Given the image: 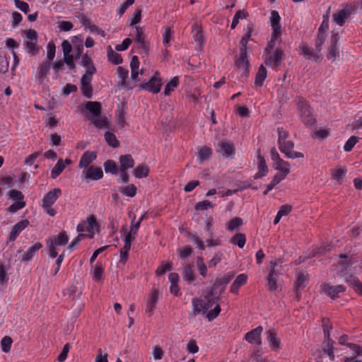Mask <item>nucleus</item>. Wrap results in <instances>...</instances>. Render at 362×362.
<instances>
[{
	"mask_svg": "<svg viewBox=\"0 0 362 362\" xmlns=\"http://www.w3.org/2000/svg\"><path fill=\"white\" fill-rule=\"evenodd\" d=\"M218 152L225 157H230L235 153V147L232 142L222 140L218 142Z\"/></svg>",
	"mask_w": 362,
	"mask_h": 362,
	"instance_id": "15",
	"label": "nucleus"
},
{
	"mask_svg": "<svg viewBox=\"0 0 362 362\" xmlns=\"http://www.w3.org/2000/svg\"><path fill=\"white\" fill-rule=\"evenodd\" d=\"M103 177V172L101 168L90 165L84 169L81 173V179L86 182L90 180H98Z\"/></svg>",
	"mask_w": 362,
	"mask_h": 362,
	"instance_id": "6",
	"label": "nucleus"
},
{
	"mask_svg": "<svg viewBox=\"0 0 362 362\" xmlns=\"http://www.w3.org/2000/svg\"><path fill=\"white\" fill-rule=\"evenodd\" d=\"M172 264L170 262H163L161 265L158 267L156 271V274L158 276H161L164 274L166 272L170 271L172 269Z\"/></svg>",
	"mask_w": 362,
	"mask_h": 362,
	"instance_id": "56",
	"label": "nucleus"
},
{
	"mask_svg": "<svg viewBox=\"0 0 362 362\" xmlns=\"http://www.w3.org/2000/svg\"><path fill=\"white\" fill-rule=\"evenodd\" d=\"M65 164L64 163V160L62 158L59 159L51 170V177L56 179L63 172Z\"/></svg>",
	"mask_w": 362,
	"mask_h": 362,
	"instance_id": "37",
	"label": "nucleus"
},
{
	"mask_svg": "<svg viewBox=\"0 0 362 362\" xmlns=\"http://www.w3.org/2000/svg\"><path fill=\"white\" fill-rule=\"evenodd\" d=\"M281 35V33L272 32V37L270 41L268 42L267 46L264 49V53H269V52L273 51L276 46V42Z\"/></svg>",
	"mask_w": 362,
	"mask_h": 362,
	"instance_id": "45",
	"label": "nucleus"
},
{
	"mask_svg": "<svg viewBox=\"0 0 362 362\" xmlns=\"http://www.w3.org/2000/svg\"><path fill=\"white\" fill-rule=\"evenodd\" d=\"M322 292L325 293L327 296L332 299L338 298V294L345 291V287L342 285L332 286L328 283H323L320 286Z\"/></svg>",
	"mask_w": 362,
	"mask_h": 362,
	"instance_id": "10",
	"label": "nucleus"
},
{
	"mask_svg": "<svg viewBox=\"0 0 362 362\" xmlns=\"http://www.w3.org/2000/svg\"><path fill=\"white\" fill-rule=\"evenodd\" d=\"M105 139L107 143L113 148H117L119 146V142L115 135L110 132L105 133Z\"/></svg>",
	"mask_w": 362,
	"mask_h": 362,
	"instance_id": "49",
	"label": "nucleus"
},
{
	"mask_svg": "<svg viewBox=\"0 0 362 362\" xmlns=\"http://www.w3.org/2000/svg\"><path fill=\"white\" fill-rule=\"evenodd\" d=\"M263 331L262 326H258L255 329L247 332L245 335V339L250 344L255 343L258 345L262 344L261 334Z\"/></svg>",
	"mask_w": 362,
	"mask_h": 362,
	"instance_id": "14",
	"label": "nucleus"
},
{
	"mask_svg": "<svg viewBox=\"0 0 362 362\" xmlns=\"http://www.w3.org/2000/svg\"><path fill=\"white\" fill-rule=\"evenodd\" d=\"M247 279V275L244 274H239L230 286V291L234 293H237L239 288L244 285Z\"/></svg>",
	"mask_w": 362,
	"mask_h": 362,
	"instance_id": "28",
	"label": "nucleus"
},
{
	"mask_svg": "<svg viewBox=\"0 0 362 362\" xmlns=\"http://www.w3.org/2000/svg\"><path fill=\"white\" fill-rule=\"evenodd\" d=\"M339 40L340 36L339 33H332L327 53V58L332 62L338 61L340 57Z\"/></svg>",
	"mask_w": 362,
	"mask_h": 362,
	"instance_id": "4",
	"label": "nucleus"
},
{
	"mask_svg": "<svg viewBox=\"0 0 362 362\" xmlns=\"http://www.w3.org/2000/svg\"><path fill=\"white\" fill-rule=\"evenodd\" d=\"M267 71L264 65H261L259 67L258 71L255 76V83L258 86H262L263 82L267 78Z\"/></svg>",
	"mask_w": 362,
	"mask_h": 362,
	"instance_id": "34",
	"label": "nucleus"
},
{
	"mask_svg": "<svg viewBox=\"0 0 362 362\" xmlns=\"http://www.w3.org/2000/svg\"><path fill=\"white\" fill-rule=\"evenodd\" d=\"M179 84V79L177 77H174L170 82H168L164 90V94L165 95H169L171 92L174 91L175 88H177V86Z\"/></svg>",
	"mask_w": 362,
	"mask_h": 362,
	"instance_id": "48",
	"label": "nucleus"
},
{
	"mask_svg": "<svg viewBox=\"0 0 362 362\" xmlns=\"http://www.w3.org/2000/svg\"><path fill=\"white\" fill-rule=\"evenodd\" d=\"M204 299L194 298L192 300V306L194 315L202 313H206L209 321L215 319L221 312V307L218 304L220 294L215 296L214 289H210L206 294L203 295Z\"/></svg>",
	"mask_w": 362,
	"mask_h": 362,
	"instance_id": "1",
	"label": "nucleus"
},
{
	"mask_svg": "<svg viewBox=\"0 0 362 362\" xmlns=\"http://www.w3.org/2000/svg\"><path fill=\"white\" fill-rule=\"evenodd\" d=\"M104 169L105 173H110L112 175H116L118 172L116 163L112 160H107L104 163Z\"/></svg>",
	"mask_w": 362,
	"mask_h": 362,
	"instance_id": "46",
	"label": "nucleus"
},
{
	"mask_svg": "<svg viewBox=\"0 0 362 362\" xmlns=\"http://www.w3.org/2000/svg\"><path fill=\"white\" fill-rule=\"evenodd\" d=\"M107 57H108L109 61H110L114 64H121L122 62L121 55L115 52L111 48V46L108 47Z\"/></svg>",
	"mask_w": 362,
	"mask_h": 362,
	"instance_id": "41",
	"label": "nucleus"
},
{
	"mask_svg": "<svg viewBox=\"0 0 362 362\" xmlns=\"http://www.w3.org/2000/svg\"><path fill=\"white\" fill-rule=\"evenodd\" d=\"M230 279H231V276H229V277L225 276V277H223L221 279H217L216 280L214 284L210 289H214V291L215 292V290L216 289V288H218L220 286H222V288L219 293V294L221 295V293L224 291L226 286L229 283Z\"/></svg>",
	"mask_w": 362,
	"mask_h": 362,
	"instance_id": "42",
	"label": "nucleus"
},
{
	"mask_svg": "<svg viewBox=\"0 0 362 362\" xmlns=\"http://www.w3.org/2000/svg\"><path fill=\"white\" fill-rule=\"evenodd\" d=\"M57 246L65 245L68 243L69 237L65 231L61 232L54 240H50Z\"/></svg>",
	"mask_w": 362,
	"mask_h": 362,
	"instance_id": "39",
	"label": "nucleus"
},
{
	"mask_svg": "<svg viewBox=\"0 0 362 362\" xmlns=\"http://www.w3.org/2000/svg\"><path fill=\"white\" fill-rule=\"evenodd\" d=\"M243 222L242 218L239 217H235L231 219L227 224L226 228L228 230L233 231L243 225Z\"/></svg>",
	"mask_w": 362,
	"mask_h": 362,
	"instance_id": "51",
	"label": "nucleus"
},
{
	"mask_svg": "<svg viewBox=\"0 0 362 362\" xmlns=\"http://www.w3.org/2000/svg\"><path fill=\"white\" fill-rule=\"evenodd\" d=\"M193 28L196 30V33L194 35V39L198 43L199 47L202 48L204 44V36L202 28L197 24H194Z\"/></svg>",
	"mask_w": 362,
	"mask_h": 362,
	"instance_id": "47",
	"label": "nucleus"
},
{
	"mask_svg": "<svg viewBox=\"0 0 362 362\" xmlns=\"http://www.w3.org/2000/svg\"><path fill=\"white\" fill-rule=\"evenodd\" d=\"M93 124L99 129L110 127V122L106 117H98L92 118Z\"/></svg>",
	"mask_w": 362,
	"mask_h": 362,
	"instance_id": "38",
	"label": "nucleus"
},
{
	"mask_svg": "<svg viewBox=\"0 0 362 362\" xmlns=\"http://www.w3.org/2000/svg\"><path fill=\"white\" fill-rule=\"evenodd\" d=\"M42 247V245L40 243H36L34 245L30 247L26 252L22 256L21 260L23 262H28L30 261L36 252H37L41 247Z\"/></svg>",
	"mask_w": 362,
	"mask_h": 362,
	"instance_id": "29",
	"label": "nucleus"
},
{
	"mask_svg": "<svg viewBox=\"0 0 362 362\" xmlns=\"http://www.w3.org/2000/svg\"><path fill=\"white\" fill-rule=\"evenodd\" d=\"M47 57L49 61H52L54 59L55 56V52H56V46L53 42H49L47 44Z\"/></svg>",
	"mask_w": 362,
	"mask_h": 362,
	"instance_id": "64",
	"label": "nucleus"
},
{
	"mask_svg": "<svg viewBox=\"0 0 362 362\" xmlns=\"http://www.w3.org/2000/svg\"><path fill=\"white\" fill-rule=\"evenodd\" d=\"M327 35L318 34L315 40V48L317 52H321L322 46L325 42Z\"/></svg>",
	"mask_w": 362,
	"mask_h": 362,
	"instance_id": "58",
	"label": "nucleus"
},
{
	"mask_svg": "<svg viewBox=\"0 0 362 362\" xmlns=\"http://www.w3.org/2000/svg\"><path fill=\"white\" fill-rule=\"evenodd\" d=\"M117 73H118L119 77L121 79V84H122V86L124 88H127V84L126 80H127V78H128V76H129L128 70L127 69L123 68L122 66H119L117 68Z\"/></svg>",
	"mask_w": 362,
	"mask_h": 362,
	"instance_id": "50",
	"label": "nucleus"
},
{
	"mask_svg": "<svg viewBox=\"0 0 362 362\" xmlns=\"http://www.w3.org/2000/svg\"><path fill=\"white\" fill-rule=\"evenodd\" d=\"M346 282L351 286L356 292L362 295V282H361L358 279L354 276H350L346 279Z\"/></svg>",
	"mask_w": 362,
	"mask_h": 362,
	"instance_id": "35",
	"label": "nucleus"
},
{
	"mask_svg": "<svg viewBox=\"0 0 362 362\" xmlns=\"http://www.w3.org/2000/svg\"><path fill=\"white\" fill-rule=\"evenodd\" d=\"M308 281V277L307 274H305L304 273H299L297 275V279H296V281L294 284V290L296 293V297L298 298H300L298 291L300 290L303 289L306 286Z\"/></svg>",
	"mask_w": 362,
	"mask_h": 362,
	"instance_id": "22",
	"label": "nucleus"
},
{
	"mask_svg": "<svg viewBox=\"0 0 362 362\" xmlns=\"http://www.w3.org/2000/svg\"><path fill=\"white\" fill-rule=\"evenodd\" d=\"M265 59L264 63L266 65L276 68L279 66L281 62L285 59V53L282 47H277L274 52L271 51L269 53H264Z\"/></svg>",
	"mask_w": 362,
	"mask_h": 362,
	"instance_id": "3",
	"label": "nucleus"
},
{
	"mask_svg": "<svg viewBox=\"0 0 362 362\" xmlns=\"http://www.w3.org/2000/svg\"><path fill=\"white\" fill-rule=\"evenodd\" d=\"M197 267L202 276H206L207 268L204 262V259L202 257H198L197 259Z\"/></svg>",
	"mask_w": 362,
	"mask_h": 362,
	"instance_id": "63",
	"label": "nucleus"
},
{
	"mask_svg": "<svg viewBox=\"0 0 362 362\" xmlns=\"http://www.w3.org/2000/svg\"><path fill=\"white\" fill-rule=\"evenodd\" d=\"M257 165L259 170L255 175V179L261 178L265 176L268 172L265 160L264 157L260 154L259 151H258L257 153Z\"/></svg>",
	"mask_w": 362,
	"mask_h": 362,
	"instance_id": "25",
	"label": "nucleus"
},
{
	"mask_svg": "<svg viewBox=\"0 0 362 362\" xmlns=\"http://www.w3.org/2000/svg\"><path fill=\"white\" fill-rule=\"evenodd\" d=\"M85 109L93 115V118L100 117L101 115L102 106L99 102L88 101L86 103Z\"/></svg>",
	"mask_w": 362,
	"mask_h": 362,
	"instance_id": "23",
	"label": "nucleus"
},
{
	"mask_svg": "<svg viewBox=\"0 0 362 362\" xmlns=\"http://www.w3.org/2000/svg\"><path fill=\"white\" fill-rule=\"evenodd\" d=\"M119 171H126L134 167V160L130 154L121 156L119 158Z\"/></svg>",
	"mask_w": 362,
	"mask_h": 362,
	"instance_id": "24",
	"label": "nucleus"
},
{
	"mask_svg": "<svg viewBox=\"0 0 362 362\" xmlns=\"http://www.w3.org/2000/svg\"><path fill=\"white\" fill-rule=\"evenodd\" d=\"M51 64L48 62H42L37 67L35 77L40 83H43L50 70Z\"/></svg>",
	"mask_w": 362,
	"mask_h": 362,
	"instance_id": "16",
	"label": "nucleus"
},
{
	"mask_svg": "<svg viewBox=\"0 0 362 362\" xmlns=\"http://www.w3.org/2000/svg\"><path fill=\"white\" fill-rule=\"evenodd\" d=\"M278 146L280 151L285 154L288 158L294 159L303 158L304 156L302 153L293 151L294 148V143L291 140L284 141L281 144H278Z\"/></svg>",
	"mask_w": 362,
	"mask_h": 362,
	"instance_id": "8",
	"label": "nucleus"
},
{
	"mask_svg": "<svg viewBox=\"0 0 362 362\" xmlns=\"http://www.w3.org/2000/svg\"><path fill=\"white\" fill-rule=\"evenodd\" d=\"M298 53L307 60H313L316 62H320L322 56L321 52H317L315 48H311L306 42H302L299 45Z\"/></svg>",
	"mask_w": 362,
	"mask_h": 362,
	"instance_id": "5",
	"label": "nucleus"
},
{
	"mask_svg": "<svg viewBox=\"0 0 362 362\" xmlns=\"http://www.w3.org/2000/svg\"><path fill=\"white\" fill-rule=\"evenodd\" d=\"M281 17L276 11H272L271 13L270 22L271 26L274 33H281L280 25Z\"/></svg>",
	"mask_w": 362,
	"mask_h": 362,
	"instance_id": "26",
	"label": "nucleus"
},
{
	"mask_svg": "<svg viewBox=\"0 0 362 362\" xmlns=\"http://www.w3.org/2000/svg\"><path fill=\"white\" fill-rule=\"evenodd\" d=\"M279 272L274 268H270L269 275L267 278V288L272 293H276L279 291V284L277 283Z\"/></svg>",
	"mask_w": 362,
	"mask_h": 362,
	"instance_id": "12",
	"label": "nucleus"
},
{
	"mask_svg": "<svg viewBox=\"0 0 362 362\" xmlns=\"http://www.w3.org/2000/svg\"><path fill=\"white\" fill-rule=\"evenodd\" d=\"M350 11L348 9H342L333 15V18L337 24L341 26L345 22V19L350 16Z\"/></svg>",
	"mask_w": 362,
	"mask_h": 362,
	"instance_id": "31",
	"label": "nucleus"
},
{
	"mask_svg": "<svg viewBox=\"0 0 362 362\" xmlns=\"http://www.w3.org/2000/svg\"><path fill=\"white\" fill-rule=\"evenodd\" d=\"M329 320L327 319L322 320V327H323V332L325 336L324 340H332L330 337V332L332 329V327L328 324Z\"/></svg>",
	"mask_w": 362,
	"mask_h": 362,
	"instance_id": "59",
	"label": "nucleus"
},
{
	"mask_svg": "<svg viewBox=\"0 0 362 362\" xmlns=\"http://www.w3.org/2000/svg\"><path fill=\"white\" fill-rule=\"evenodd\" d=\"M159 298V292L156 289H153L150 296L149 298L146 303V313H148L149 315H151L153 313V310L156 307V305L158 302Z\"/></svg>",
	"mask_w": 362,
	"mask_h": 362,
	"instance_id": "21",
	"label": "nucleus"
},
{
	"mask_svg": "<svg viewBox=\"0 0 362 362\" xmlns=\"http://www.w3.org/2000/svg\"><path fill=\"white\" fill-rule=\"evenodd\" d=\"M230 243L243 248L246 243L245 235L241 233H236L231 239Z\"/></svg>",
	"mask_w": 362,
	"mask_h": 362,
	"instance_id": "43",
	"label": "nucleus"
},
{
	"mask_svg": "<svg viewBox=\"0 0 362 362\" xmlns=\"http://www.w3.org/2000/svg\"><path fill=\"white\" fill-rule=\"evenodd\" d=\"M81 64L86 69V71L89 73L96 72V68L93 64V60L88 54H86L81 57Z\"/></svg>",
	"mask_w": 362,
	"mask_h": 362,
	"instance_id": "33",
	"label": "nucleus"
},
{
	"mask_svg": "<svg viewBox=\"0 0 362 362\" xmlns=\"http://www.w3.org/2000/svg\"><path fill=\"white\" fill-rule=\"evenodd\" d=\"M61 194L62 191L59 188L49 191L44 196L42 206H52Z\"/></svg>",
	"mask_w": 362,
	"mask_h": 362,
	"instance_id": "13",
	"label": "nucleus"
},
{
	"mask_svg": "<svg viewBox=\"0 0 362 362\" xmlns=\"http://www.w3.org/2000/svg\"><path fill=\"white\" fill-rule=\"evenodd\" d=\"M95 228L98 230L99 224L94 215L89 216L86 221H82L77 226L78 232L88 231L93 233Z\"/></svg>",
	"mask_w": 362,
	"mask_h": 362,
	"instance_id": "9",
	"label": "nucleus"
},
{
	"mask_svg": "<svg viewBox=\"0 0 362 362\" xmlns=\"http://www.w3.org/2000/svg\"><path fill=\"white\" fill-rule=\"evenodd\" d=\"M182 275L183 279L186 281L188 284H191L196 279V276L192 269V266L189 264L184 267Z\"/></svg>",
	"mask_w": 362,
	"mask_h": 362,
	"instance_id": "27",
	"label": "nucleus"
},
{
	"mask_svg": "<svg viewBox=\"0 0 362 362\" xmlns=\"http://www.w3.org/2000/svg\"><path fill=\"white\" fill-rule=\"evenodd\" d=\"M173 31L169 27L165 28V32L163 35V43L165 47H168L170 42Z\"/></svg>",
	"mask_w": 362,
	"mask_h": 362,
	"instance_id": "60",
	"label": "nucleus"
},
{
	"mask_svg": "<svg viewBox=\"0 0 362 362\" xmlns=\"http://www.w3.org/2000/svg\"><path fill=\"white\" fill-rule=\"evenodd\" d=\"M334 340H324L322 345V350L319 351V356L317 358V362H321L322 356L321 353L323 352L325 354L329 353V351H334Z\"/></svg>",
	"mask_w": 362,
	"mask_h": 362,
	"instance_id": "30",
	"label": "nucleus"
},
{
	"mask_svg": "<svg viewBox=\"0 0 362 362\" xmlns=\"http://www.w3.org/2000/svg\"><path fill=\"white\" fill-rule=\"evenodd\" d=\"M235 65L237 68L241 69L244 71L245 76H247L249 72V61L247 59V52H240L238 58L235 62Z\"/></svg>",
	"mask_w": 362,
	"mask_h": 362,
	"instance_id": "18",
	"label": "nucleus"
},
{
	"mask_svg": "<svg viewBox=\"0 0 362 362\" xmlns=\"http://www.w3.org/2000/svg\"><path fill=\"white\" fill-rule=\"evenodd\" d=\"M28 225L29 221L27 219L22 220L15 224L10 233L9 240L11 241H14L20 233Z\"/></svg>",
	"mask_w": 362,
	"mask_h": 362,
	"instance_id": "20",
	"label": "nucleus"
},
{
	"mask_svg": "<svg viewBox=\"0 0 362 362\" xmlns=\"http://www.w3.org/2000/svg\"><path fill=\"white\" fill-rule=\"evenodd\" d=\"M116 123L119 129L124 128L126 124L124 112L122 110H117Z\"/></svg>",
	"mask_w": 362,
	"mask_h": 362,
	"instance_id": "61",
	"label": "nucleus"
},
{
	"mask_svg": "<svg viewBox=\"0 0 362 362\" xmlns=\"http://www.w3.org/2000/svg\"><path fill=\"white\" fill-rule=\"evenodd\" d=\"M97 157L96 153L93 151H86L81 157L79 160L78 167L80 168L86 169L88 168V165L95 160Z\"/></svg>",
	"mask_w": 362,
	"mask_h": 362,
	"instance_id": "19",
	"label": "nucleus"
},
{
	"mask_svg": "<svg viewBox=\"0 0 362 362\" xmlns=\"http://www.w3.org/2000/svg\"><path fill=\"white\" fill-rule=\"evenodd\" d=\"M136 35L135 40L139 44V48L142 49L146 54L148 53V47L145 44V35L143 33L141 28L136 27Z\"/></svg>",
	"mask_w": 362,
	"mask_h": 362,
	"instance_id": "32",
	"label": "nucleus"
},
{
	"mask_svg": "<svg viewBox=\"0 0 362 362\" xmlns=\"http://www.w3.org/2000/svg\"><path fill=\"white\" fill-rule=\"evenodd\" d=\"M157 74L158 73L156 72V75L153 76L148 82L141 83L139 85L140 88L155 94L159 93L162 83L161 80L156 77Z\"/></svg>",
	"mask_w": 362,
	"mask_h": 362,
	"instance_id": "11",
	"label": "nucleus"
},
{
	"mask_svg": "<svg viewBox=\"0 0 362 362\" xmlns=\"http://www.w3.org/2000/svg\"><path fill=\"white\" fill-rule=\"evenodd\" d=\"M297 107L304 124L306 126L314 124L315 120L313 116L310 107L303 98L299 97L297 99Z\"/></svg>",
	"mask_w": 362,
	"mask_h": 362,
	"instance_id": "2",
	"label": "nucleus"
},
{
	"mask_svg": "<svg viewBox=\"0 0 362 362\" xmlns=\"http://www.w3.org/2000/svg\"><path fill=\"white\" fill-rule=\"evenodd\" d=\"M211 154V150L207 147V146H202L199 149V155L198 158L200 160L201 162L204 161Z\"/></svg>",
	"mask_w": 362,
	"mask_h": 362,
	"instance_id": "53",
	"label": "nucleus"
},
{
	"mask_svg": "<svg viewBox=\"0 0 362 362\" xmlns=\"http://www.w3.org/2000/svg\"><path fill=\"white\" fill-rule=\"evenodd\" d=\"M103 272H104L103 267L101 265L96 264L94 266V268L93 270V279L97 281L101 280L103 278Z\"/></svg>",
	"mask_w": 362,
	"mask_h": 362,
	"instance_id": "55",
	"label": "nucleus"
},
{
	"mask_svg": "<svg viewBox=\"0 0 362 362\" xmlns=\"http://www.w3.org/2000/svg\"><path fill=\"white\" fill-rule=\"evenodd\" d=\"M271 158L275 163V169L281 171L284 175H287L290 173V164L280 158L279 153L274 147L271 149Z\"/></svg>",
	"mask_w": 362,
	"mask_h": 362,
	"instance_id": "7",
	"label": "nucleus"
},
{
	"mask_svg": "<svg viewBox=\"0 0 362 362\" xmlns=\"http://www.w3.org/2000/svg\"><path fill=\"white\" fill-rule=\"evenodd\" d=\"M214 205L209 200H204L202 202H197L194 209L197 211L207 210L208 209L214 208Z\"/></svg>",
	"mask_w": 362,
	"mask_h": 362,
	"instance_id": "54",
	"label": "nucleus"
},
{
	"mask_svg": "<svg viewBox=\"0 0 362 362\" xmlns=\"http://www.w3.org/2000/svg\"><path fill=\"white\" fill-rule=\"evenodd\" d=\"M149 168L146 165H139L134 170V175L136 178H142L148 176Z\"/></svg>",
	"mask_w": 362,
	"mask_h": 362,
	"instance_id": "40",
	"label": "nucleus"
},
{
	"mask_svg": "<svg viewBox=\"0 0 362 362\" xmlns=\"http://www.w3.org/2000/svg\"><path fill=\"white\" fill-rule=\"evenodd\" d=\"M119 190L123 195L133 197L136 195L137 188L134 185L130 184L127 186L120 187Z\"/></svg>",
	"mask_w": 362,
	"mask_h": 362,
	"instance_id": "44",
	"label": "nucleus"
},
{
	"mask_svg": "<svg viewBox=\"0 0 362 362\" xmlns=\"http://www.w3.org/2000/svg\"><path fill=\"white\" fill-rule=\"evenodd\" d=\"M13 343V339L11 337L8 336H5L2 338L1 341V349L4 353H8L10 351L11 344Z\"/></svg>",
	"mask_w": 362,
	"mask_h": 362,
	"instance_id": "52",
	"label": "nucleus"
},
{
	"mask_svg": "<svg viewBox=\"0 0 362 362\" xmlns=\"http://www.w3.org/2000/svg\"><path fill=\"white\" fill-rule=\"evenodd\" d=\"M266 334L269 346L273 351H277L280 349L281 341L276 332L273 329H269L266 332Z\"/></svg>",
	"mask_w": 362,
	"mask_h": 362,
	"instance_id": "17",
	"label": "nucleus"
},
{
	"mask_svg": "<svg viewBox=\"0 0 362 362\" xmlns=\"http://www.w3.org/2000/svg\"><path fill=\"white\" fill-rule=\"evenodd\" d=\"M358 137L356 136H351L344 146L345 151L349 152L352 150L358 141Z\"/></svg>",
	"mask_w": 362,
	"mask_h": 362,
	"instance_id": "57",
	"label": "nucleus"
},
{
	"mask_svg": "<svg viewBox=\"0 0 362 362\" xmlns=\"http://www.w3.org/2000/svg\"><path fill=\"white\" fill-rule=\"evenodd\" d=\"M72 42L75 48V54L74 56L76 59H78L81 57L83 49V40L78 37L75 36L72 40Z\"/></svg>",
	"mask_w": 362,
	"mask_h": 362,
	"instance_id": "36",
	"label": "nucleus"
},
{
	"mask_svg": "<svg viewBox=\"0 0 362 362\" xmlns=\"http://www.w3.org/2000/svg\"><path fill=\"white\" fill-rule=\"evenodd\" d=\"M37 42L28 41L25 43V48L28 52L32 55H35L38 53L39 49L36 44Z\"/></svg>",
	"mask_w": 362,
	"mask_h": 362,
	"instance_id": "62",
	"label": "nucleus"
}]
</instances>
